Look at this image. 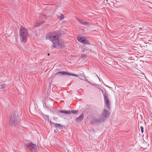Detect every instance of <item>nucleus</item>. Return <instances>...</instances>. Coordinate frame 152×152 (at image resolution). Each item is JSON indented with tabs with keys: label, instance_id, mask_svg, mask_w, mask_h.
I'll return each instance as SVG.
<instances>
[{
	"label": "nucleus",
	"instance_id": "obj_1",
	"mask_svg": "<svg viewBox=\"0 0 152 152\" xmlns=\"http://www.w3.org/2000/svg\"><path fill=\"white\" fill-rule=\"evenodd\" d=\"M60 35L58 32L53 31L49 33L46 36V39L49 40L52 43V48H53L61 49L64 46V41L59 38Z\"/></svg>",
	"mask_w": 152,
	"mask_h": 152
},
{
	"label": "nucleus",
	"instance_id": "obj_2",
	"mask_svg": "<svg viewBox=\"0 0 152 152\" xmlns=\"http://www.w3.org/2000/svg\"><path fill=\"white\" fill-rule=\"evenodd\" d=\"M28 37V30L24 27L21 26L19 30L20 40L22 43H25Z\"/></svg>",
	"mask_w": 152,
	"mask_h": 152
},
{
	"label": "nucleus",
	"instance_id": "obj_3",
	"mask_svg": "<svg viewBox=\"0 0 152 152\" xmlns=\"http://www.w3.org/2000/svg\"><path fill=\"white\" fill-rule=\"evenodd\" d=\"M110 113L106 110L104 109L102 111L101 116V120L102 121L106 120L110 116Z\"/></svg>",
	"mask_w": 152,
	"mask_h": 152
},
{
	"label": "nucleus",
	"instance_id": "obj_4",
	"mask_svg": "<svg viewBox=\"0 0 152 152\" xmlns=\"http://www.w3.org/2000/svg\"><path fill=\"white\" fill-rule=\"evenodd\" d=\"M26 146L32 152H38L39 149L37 147L36 145L32 143V142L28 143L26 144Z\"/></svg>",
	"mask_w": 152,
	"mask_h": 152
},
{
	"label": "nucleus",
	"instance_id": "obj_5",
	"mask_svg": "<svg viewBox=\"0 0 152 152\" xmlns=\"http://www.w3.org/2000/svg\"><path fill=\"white\" fill-rule=\"evenodd\" d=\"M78 41L84 45H87L89 43V41L85 37H80L77 38Z\"/></svg>",
	"mask_w": 152,
	"mask_h": 152
},
{
	"label": "nucleus",
	"instance_id": "obj_6",
	"mask_svg": "<svg viewBox=\"0 0 152 152\" xmlns=\"http://www.w3.org/2000/svg\"><path fill=\"white\" fill-rule=\"evenodd\" d=\"M104 97V102L105 105L107 109H109L110 108V102L109 99L107 97V94H103Z\"/></svg>",
	"mask_w": 152,
	"mask_h": 152
},
{
	"label": "nucleus",
	"instance_id": "obj_7",
	"mask_svg": "<svg viewBox=\"0 0 152 152\" xmlns=\"http://www.w3.org/2000/svg\"><path fill=\"white\" fill-rule=\"evenodd\" d=\"M56 74H59L60 75H66L67 76L71 75L75 77H77L78 75H76L74 74H70L69 73H67L66 72L64 71H61V72H57L56 73Z\"/></svg>",
	"mask_w": 152,
	"mask_h": 152
},
{
	"label": "nucleus",
	"instance_id": "obj_8",
	"mask_svg": "<svg viewBox=\"0 0 152 152\" xmlns=\"http://www.w3.org/2000/svg\"><path fill=\"white\" fill-rule=\"evenodd\" d=\"M82 24L85 26H88L89 25L88 23L82 20H78Z\"/></svg>",
	"mask_w": 152,
	"mask_h": 152
},
{
	"label": "nucleus",
	"instance_id": "obj_9",
	"mask_svg": "<svg viewBox=\"0 0 152 152\" xmlns=\"http://www.w3.org/2000/svg\"><path fill=\"white\" fill-rule=\"evenodd\" d=\"M60 113L63 114H68L70 113V111L69 110H61L60 111Z\"/></svg>",
	"mask_w": 152,
	"mask_h": 152
},
{
	"label": "nucleus",
	"instance_id": "obj_10",
	"mask_svg": "<svg viewBox=\"0 0 152 152\" xmlns=\"http://www.w3.org/2000/svg\"><path fill=\"white\" fill-rule=\"evenodd\" d=\"M93 121L96 124H98L100 123L101 121H103L102 120H101V118L100 119L99 118H95L93 119Z\"/></svg>",
	"mask_w": 152,
	"mask_h": 152
},
{
	"label": "nucleus",
	"instance_id": "obj_11",
	"mask_svg": "<svg viewBox=\"0 0 152 152\" xmlns=\"http://www.w3.org/2000/svg\"><path fill=\"white\" fill-rule=\"evenodd\" d=\"M83 114H81L77 118V121H80L83 119Z\"/></svg>",
	"mask_w": 152,
	"mask_h": 152
},
{
	"label": "nucleus",
	"instance_id": "obj_12",
	"mask_svg": "<svg viewBox=\"0 0 152 152\" xmlns=\"http://www.w3.org/2000/svg\"><path fill=\"white\" fill-rule=\"evenodd\" d=\"M55 126L56 128H59L60 129H61L62 128L61 125L59 124H55Z\"/></svg>",
	"mask_w": 152,
	"mask_h": 152
},
{
	"label": "nucleus",
	"instance_id": "obj_13",
	"mask_svg": "<svg viewBox=\"0 0 152 152\" xmlns=\"http://www.w3.org/2000/svg\"><path fill=\"white\" fill-rule=\"evenodd\" d=\"M0 88L4 89L6 87V84L4 83L2 84H1L0 86Z\"/></svg>",
	"mask_w": 152,
	"mask_h": 152
},
{
	"label": "nucleus",
	"instance_id": "obj_14",
	"mask_svg": "<svg viewBox=\"0 0 152 152\" xmlns=\"http://www.w3.org/2000/svg\"><path fill=\"white\" fill-rule=\"evenodd\" d=\"M44 22L45 21H42V22L39 23L38 24L37 23H36L35 25V26L38 27L40 26V25H42Z\"/></svg>",
	"mask_w": 152,
	"mask_h": 152
},
{
	"label": "nucleus",
	"instance_id": "obj_15",
	"mask_svg": "<svg viewBox=\"0 0 152 152\" xmlns=\"http://www.w3.org/2000/svg\"><path fill=\"white\" fill-rule=\"evenodd\" d=\"M58 17L60 20H62L64 18V15L63 14H61V15L58 16Z\"/></svg>",
	"mask_w": 152,
	"mask_h": 152
},
{
	"label": "nucleus",
	"instance_id": "obj_16",
	"mask_svg": "<svg viewBox=\"0 0 152 152\" xmlns=\"http://www.w3.org/2000/svg\"><path fill=\"white\" fill-rule=\"evenodd\" d=\"M82 56L83 59H86V58H87V56L86 55L84 54H82Z\"/></svg>",
	"mask_w": 152,
	"mask_h": 152
},
{
	"label": "nucleus",
	"instance_id": "obj_17",
	"mask_svg": "<svg viewBox=\"0 0 152 152\" xmlns=\"http://www.w3.org/2000/svg\"><path fill=\"white\" fill-rule=\"evenodd\" d=\"M77 111H75L74 110H72L71 111H70V113H72L74 114H76L77 113Z\"/></svg>",
	"mask_w": 152,
	"mask_h": 152
},
{
	"label": "nucleus",
	"instance_id": "obj_18",
	"mask_svg": "<svg viewBox=\"0 0 152 152\" xmlns=\"http://www.w3.org/2000/svg\"><path fill=\"white\" fill-rule=\"evenodd\" d=\"M140 129L142 133L144 132V128L143 126H141L140 127Z\"/></svg>",
	"mask_w": 152,
	"mask_h": 152
},
{
	"label": "nucleus",
	"instance_id": "obj_19",
	"mask_svg": "<svg viewBox=\"0 0 152 152\" xmlns=\"http://www.w3.org/2000/svg\"><path fill=\"white\" fill-rule=\"evenodd\" d=\"M12 122L13 124H15L17 122V120H14V121H12Z\"/></svg>",
	"mask_w": 152,
	"mask_h": 152
},
{
	"label": "nucleus",
	"instance_id": "obj_20",
	"mask_svg": "<svg viewBox=\"0 0 152 152\" xmlns=\"http://www.w3.org/2000/svg\"><path fill=\"white\" fill-rule=\"evenodd\" d=\"M87 50H86L85 49H84V50H83L82 51L83 52H84V51H87Z\"/></svg>",
	"mask_w": 152,
	"mask_h": 152
},
{
	"label": "nucleus",
	"instance_id": "obj_21",
	"mask_svg": "<svg viewBox=\"0 0 152 152\" xmlns=\"http://www.w3.org/2000/svg\"><path fill=\"white\" fill-rule=\"evenodd\" d=\"M46 118H47V119H48L49 116L48 115L46 116Z\"/></svg>",
	"mask_w": 152,
	"mask_h": 152
},
{
	"label": "nucleus",
	"instance_id": "obj_22",
	"mask_svg": "<svg viewBox=\"0 0 152 152\" xmlns=\"http://www.w3.org/2000/svg\"><path fill=\"white\" fill-rule=\"evenodd\" d=\"M88 51L89 52H90V53H91V50H88Z\"/></svg>",
	"mask_w": 152,
	"mask_h": 152
},
{
	"label": "nucleus",
	"instance_id": "obj_23",
	"mask_svg": "<svg viewBox=\"0 0 152 152\" xmlns=\"http://www.w3.org/2000/svg\"><path fill=\"white\" fill-rule=\"evenodd\" d=\"M96 87H97V88H98V86H97V85H96Z\"/></svg>",
	"mask_w": 152,
	"mask_h": 152
},
{
	"label": "nucleus",
	"instance_id": "obj_24",
	"mask_svg": "<svg viewBox=\"0 0 152 152\" xmlns=\"http://www.w3.org/2000/svg\"><path fill=\"white\" fill-rule=\"evenodd\" d=\"M100 89L102 91V92H103V90H102V89H101L100 88Z\"/></svg>",
	"mask_w": 152,
	"mask_h": 152
},
{
	"label": "nucleus",
	"instance_id": "obj_25",
	"mask_svg": "<svg viewBox=\"0 0 152 152\" xmlns=\"http://www.w3.org/2000/svg\"><path fill=\"white\" fill-rule=\"evenodd\" d=\"M98 77V78H99V81H100V79H99V78Z\"/></svg>",
	"mask_w": 152,
	"mask_h": 152
}]
</instances>
